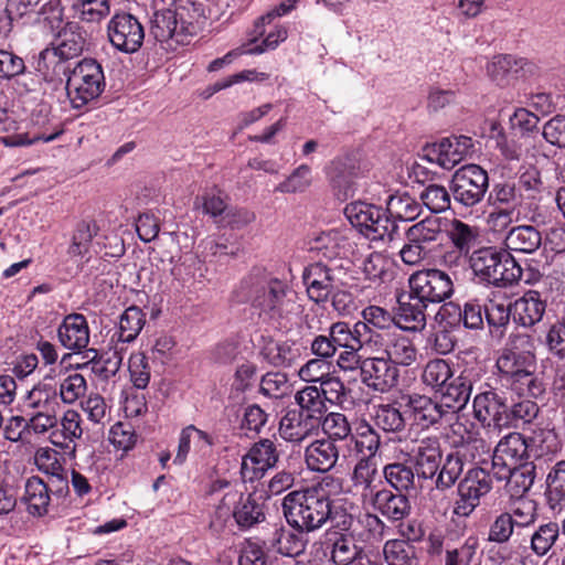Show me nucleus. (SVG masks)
<instances>
[{
  "instance_id": "e433bc0d",
  "label": "nucleus",
  "mask_w": 565,
  "mask_h": 565,
  "mask_svg": "<svg viewBox=\"0 0 565 565\" xmlns=\"http://www.w3.org/2000/svg\"><path fill=\"white\" fill-rule=\"evenodd\" d=\"M303 533H295L284 527H276L271 535L264 541L268 552H276L288 557H296L306 550L307 541Z\"/></svg>"
},
{
  "instance_id": "338daca9",
  "label": "nucleus",
  "mask_w": 565,
  "mask_h": 565,
  "mask_svg": "<svg viewBox=\"0 0 565 565\" xmlns=\"http://www.w3.org/2000/svg\"><path fill=\"white\" fill-rule=\"evenodd\" d=\"M73 9L85 22L98 23L110 12L109 0H74Z\"/></svg>"
},
{
  "instance_id": "dca6fc26",
  "label": "nucleus",
  "mask_w": 565,
  "mask_h": 565,
  "mask_svg": "<svg viewBox=\"0 0 565 565\" xmlns=\"http://www.w3.org/2000/svg\"><path fill=\"white\" fill-rule=\"evenodd\" d=\"M278 459L279 452L275 443L267 438L260 439L243 456L241 475L245 481L259 479L277 465Z\"/></svg>"
},
{
  "instance_id": "0eeeda50",
  "label": "nucleus",
  "mask_w": 565,
  "mask_h": 565,
  "mask_svg": "<svg viewBox=\"0 0 565 565\" xmlns=\"http://www.w3.org/2000/svg\"><path fill=\"white\" fill-rule=\"evenodd\" d=\"M342 265H334L333 263L317 262L305 268L302 274L303 284L307 288V294L310 300L316 303L326 302L330 296H333L332 305L335 310L341 311L342 297L344 294H337L334 291L343 285L344 275Z\"/></svg>"
},
{
  "instance_id": "ea45409f",
  "label": "nucleus",
  "mask_w": 565,
  "mask_h": 565,
  "mask_svg": "<svg viewBox=\"0 0 565 565\" xmlns=\"http://www.w3.org/2000/svg\"><path fill=\"white\" fill-rule=\"evenodd\" d=\"M85 46V35L77 23L71 22L58 33L52 54L60 60H71L78 56Z\"/></svg>"
},
{
  "instance_id": "79ce46f5",
  "label": "nucleus",
  "mask_w": 565,
  "mask_h": 565,
  "mask_svg": "<svg viewBox=\"0 0 565 565\" xmlns=\"http://www.w3.org/2000/svg\"><path fill=\"white\" fill-rule=\"evenodd\" d=\"M443 220L438 216H427L409 226L405 236L413 243H418L428 248L430 244L438 243L443 237Z\"/></svg>"
},
{
  "instance_id": "de8ad7c7",
  "label": "nucleus",
  "mask_w": 565,
  "mask_h": 565,
  "mask_svg": "<svg viewBox=\"0 0 565 565\" xmlns=\"http://www.w3.org/2000/svg\"><path fill=\"white\" fill-rule=\"evenodd\" d=\"M388 216L403 222L416 220L423 212L422 204L408 193L391 194L386 200Z\"/></svg>"
},
{
  "instance_id": "a211bd4d",
  "label": "nucleus",
  "mask_w": 565,
  "mask_h": 565,
  "mask_svg": "<svg viewBox=\"0 0 565 565\" xmlns=\"http://www.w3.org/2000/svg\"><path fill=\"white\" fill-rule=\"evenodd\" d=\"M302 345L296 340H275L270 337L260 338L259 356L269 365L288 369L302 358Z\"/></svg>"
},
{
  "instance_id": "c03bdc74",
  "label": "nucleus",
  "mask_w": 565,
  "mask_h": 565,
  "mask_svg": "<svg viewBox=\"0 0 565 565\" xmlns=\"http://www.w3.org/2000/svg\"><path fill=\"white\" fill-rule=\"evenodd\" d=\"M545 498L552 510L565 507V460L556 462L546 476Z\"/></svg>"
},
{
  "instance_id": "b1692460",
  "label": "nucleus",
  "mask_w": 565,
  "mask_h": 565,
  "mask_svg": "<svg viewBox=\"0 0 565 565\" xmlns=\"http://www.w3.org/2000/svg\"><path fill=\"white\" fill-rule=\"evenodd\" d=\"M98 231L95 221L78 222L73 231L67 255L75 260L87 262L93 254H97L100 244L94 239L98 237Z\"/></svg>"
},
{
  "instance_id": "864d4df0",
  "label": "nucleus",
  "mask_w": 565,
  "mask_h": 565,
  "mask_svg": "<svg viewBox=\"0 0 565 565\" xmlns=\"http://www.w3.org/2000/svg\"><path fill=\"white\" fill-rule=\"evenodd\" d=\"M454 371L444 359H434L426 363L422 373L423 383L435 392H439L451 379Z\"/></svg>"
},
{
  "instance_id": "8fccbe9b",
  "label": "nucleus",
  "mask_w": 565,
  "mask_h": 565,
  "mask_svg": "<svg viewBox=\"0 0 565 565\" xmlns=\"http://www.w3.org/2000/svg\"><path fill=\"white\" fill-rule=\"evenodd\" d=\"M374 427L384 433H399L405 429L406 420L396 404H380L373 407Z\"/></svg>"
},
{
  "instance_id": "7ed1b4c3",
  "label": "nucleus",
  "mask_w": 565,
  "mask_h": 565,
  "mask_svg": "<svg viewBox=\"0 0 565 565\" xmlns=\"http://www.w3.org/2000/svg\"><path fill=\"white\" fill-rule=\"evenodd\" d=\"M330 500L324 490L318 487L294 490L282 499V513L292 529L300 533H311L328 522Z\"/></svg>"
},
{
  "instance_id": "052dcab7",
  "label": "nucleus",
  "mask_w": 565,
  "mask_h": 565,
  "mask_svg": "<svg viewBox=\"0 0 565 565\" xmlns=\"http://www.w3.org/2000/svg\"><path fill=\"white\" fill-rule=\"evenodd\" d=\"M502 385L522 397L537 398L545 391L544 384L535 374V371H527L502 383Z\"/></svg>"
},
{
  "instance_id": "13d9d810",
  "label": "nucleus",
  "mask_w": 565,
  "mask_h": 565,
  "mask_svg": "<svg viewBox=\"0 0 565 565\" xmlns=\"http://www.w3.org/2000/svg\"><path fill=\"white\" fill-rule=\"evenodd\" d=\"M463 456L460 451L448 454L436 473L435 484L438 490L450 489L463 471Z\"/></svg>"
},
{
  "instance_id": "4be33fe9",
  "label": "nucleus",
  "mask_w": 565,
  "mask_h": 565,
  "mask_svg": "<svg viewBox=\"0 0 565 565\" xmlns=\"http://www.w3.org/2000/svg\"><path fill=\"white\" fill-rule=\"evenodd\" d=\"M207 493L218 501L211 525L216 529L222 527L233 516L235 507L239 504L244 495L235 484L225 479L214 480L210 484Z\"/></svg>"
},
{
  "instance_id": "a878e982",
  "label": "nucleus",
  "mask_w": 565,
  "mask_h": 565,
  "mask_svg": "<svg viewBox=\"0 0 565 565\" xmlns=\"http://www.w3.org/2000/svg\"><path fill=\"white\" fill-rule=\"evenodd\" d=\"M417 476L433 479L441 465L443 452L437 437H426L418 440L412 450Z\"/></svg>"
},
{
  "instance_id": "6e6d98bb",
  "label": "nucleus",
  "mask_w": 565,
  "mask_h": 565,
  "mask_svg": "<svg viewBox=\"0 0 565 565\" xmlns=\"http://www.w3.org/2000/svg\"><path fill=\"white\" fill-rule=\"evenodd\" d=\"M320 428L327 436L326 439L332 440L333 444H335V441L351 440L353 435L348 417L338 412H331L323 415L320 420Z\"/></svg>"
},
{
  "instance_id": "39448f33",
  "label": "nucleus",
  "mask_w": 565,
  "mask_h": 565,
  "mask_svg": "<svg viewBox=\"0 0 565 565\" xmlns=\"http://www.w3.org/2000/svg\"><path fill=\"white\" fill-rule=\"evenodd\" d=\"M344 215L353 227L370 241H392L397 232V225L387 210L363 202L355 201L344 207Z\"/></svg>"
},
{
  "instance_id": "58836bf2",
  "label": "nucleus",
  "mask_w": 565,
  "mask_h": 565,
  "mask_svg": "<svg viewBox=\"0 0 565 565\" xmlns=\"http://www.w3.org/2000/svg\"><path fill=\"white\" fill-rule=\"evenodd\" d=\"M503 243L508 252L532 254L542 245V234L533 225H518L507 232Z\"/></svg>"
},
{
  "instance_id": "bb28decb",
  "label": "nucleus",
  "mask_w": 565,
  "mask_h": 565,
  "mask_svg": "<svg viewBox=\"0 0 565 565\" xmlns=\"http://www.w3.org/2000/svg\"><path fill=\"white\" fill-rule=\"evenodd\" d=\"M347 232L339 228L313 232L307 238L308 249L332 263L334 258L344 254L348 244Z\"/></svg>"
},
{
  "instance_id": "473e14b6",
  "label": "nucleus",
  "mask_w": 565,
  "mask_h": 565,
  "mask_svg": "<svg viewBox=\"0 0 565 565\" xmlns=\"http://www.w3.org/2000/svg\"><path fill=\"white\" fill-rule=\"evenodd\" d=\"M338 460L339 449L330 439H316L305 449V462L310 471L329 472Z\"/></svg>"
},
{
  "instance_id": "a18cd8bd",
  "label": "nucleus",
  "mask_w": 565,
  "mask_h": 565,
  "mask_svg": "<svg viewBox=\"0 0 565 565\" xmlns=\"http://www.w3.org/2000/svg\"><path fill=\"white\" fill-rule=\"evenodd\" d=\"M387 359L396 366H409L417 361L418 350L413 341L402 334H393L385 344Z\"/></svg>"
},
{
  "instance_id": "c756f323",
  "label": "nucleus",
  "mask_w": 565,
  "mask_h": 565,
  "mask_svg": "<svg viewBox=\"0 0 565 565\" xmlns=\"http://www.w3.org/2000/svg\"><path fill=\"white\" fill-rule=\"evenodd\" d=\"M545 309L546 302L540 292L529 290L511 305V315L515 323L530 328L542 320Z\"/></svg>"
},
{
  "instance_id": "0e129e2a",
  "label": "nucleus",
  "mask_w": 565,
  "mask_h": 565,
  "mask_svg": "<svg viewBox=\"0 0 565 565\" xmlns=\"http://www.w3.org/2000/svg\"><path fill=\"white\" fill-rule=\"evenodd\" d=\"M233 518L241 529H249L265 519L263 508L250 495L243 497L239 504L235 507Z\"/></svg>"
},
{
  "instance_id": "603ef678",
  "label": "nucleus",
  "mask_w": 565,
  "mask_h": 565,
  "mask_svg": "<svg viewBox=\"0 0 565 565\" xmlns=\"http://www.w3.org/2000/svg\"><path fill=\"white\" fill-rule=\"evenodd\" d=\"M94 356L90 359L92 372L104 381H108L114 377L120 370L122 363V353L117 349H110L97 354L95 350H92Z\"/></svg>"
},
{
  "instance_id": "680f3d73",
  "label": "nucleus",
  "mask_w": 565,
  "mask_h": 565,
  "mask_svg": "<svg viewBox=\"0 0 565 565\" xmlns=\"http://www.w3.org/2000/svg\"><path fill=\"white\" fill-rule=\"evenodd\" d=\"M383 555L387 565H417L415 547L405 540H390L384 544Z\"/></svg>"
},
{
  "instance_id": "393cba45",
  "label": "nucleus",
  "mask_w": 565,
  "mask_h": 565,
  "mask_svg": "<svg viewBox=\"0 0 565 565\" xmlns=\"http://www.w3.org/2000/svg\"><path fill=\"white\" fill-rule=\"evenodd\" d=\"M427 303L412 295H403L398 298V307L395 313V326L408 332H420L426 327Z\"/></svg>"
},
{
  "instance_id": "3c124183",
  "label": "nucleus",
  "mask_w": 565,
  "mask_h": 565,
  "mask_svg": "<svg viewBox=\"0 0 565 565\" xmlns=\"http://www.w3.org/2000/svg\"><path fill=\"white\" fill-rule=\"evenodd\" d=\"M25 502L33 515H44L50 503L49 486L39 477H31L25 483Z\"/></svg>"
},
{
  "instance_id": "6ab92c4d",
  "label": "nucleus",
  "mask_w": 565,
  "mask_h": 565,
  "mask_svg": "<svg viewBox=\"0 0 565 565\" xmlns=\"http://www.w3.org/2000/svg\"><path fill=\"white\" fill-rule=\"evenodd\" d=\"M360 375L367 387L386 393L397 385L399 372L387 358H365Z\"/></svg>"
},
{
  "instance_id": "c85d7f7f",
  "label": "nucleus",
  "mask_w": 565,
  "mask_h": 565,
  "mask_svg": "<svg viewBox=\"0 0 565 565\" xmlns=\"http://www.w3.org/2000/svg\"><path fill=\"white\" fill-rule=\"evenodd\" d=\"M60 343L67 350L79 352L89 343V328L81 313L67 315L57 329Z\"/></svg>"
},
{
  "instance_id": "bf43d9fd",
  "label": "nucleus",
  "mask_w": 565,
  "mask_h": 565,
  "mask_svg": "<svg viewBox=\"0 0 565 565\" xmlns=\"http://www.w3.org/2000/svg\"><path fill=\"white\" fill-rule=\"evenodd\" d=\"M494 451L516 463L531 456L529 440L520 433H510L504 436L498 443Z\"/></svg>"
},
{
  "instance_id": "f257e3e1",
  "label": "nucleus",
  "mask_w": 565,
  "mask_h": 565,
  "mask_svg": "<svg viewBox=\"0 0 565 565\" xmlns=\"http://www.w3.org/2000/svg\"><path fill=\"white\" fill-rule=\"evenodd\" d=\"M206 20L202 0H169L156 8L150 19V34L162 43L188 44Z\"/></svg>"
},
{
  "instance_id": "c9c22d12",
  "label": "nucleus",
  "mask_w": 565,
  "mask_h": 565,
  "mask_svg": "<svg viewBox=\"0 0 565 565\" xmlns=\"http://www.w3.org/2000/svg\"><path fill=\"white\" fill-rule=\"evenodd\" d=\"M472 392V382L466 372L454 376L438 393L441 395V405L446 409L458 414L468 403Z\"/></svg>"
},
{
  "instance_id": "ddd939ff",
  "label": "nucleus",
  "mask_w": 565,
  "mask_h": 565,
  "mask_svg": "<svg viewBox=\"0 0 565 565\" xmlns=\"http://www.w3.org/2000/svg\"><path fill=\"white\" fill-rule=\"evenodd\" d=\"M540 67L532 61L511 54L494 55L487 63V74L497 85L504 87L518 78L536 76Z\"/></svg>"
},
{
  "instance_id": "4468645a",
  "label": "nucleus",
  "mask_w": 565,
  "mask_h": 565,
  "mask_svg": "<svg viewBox=\"0 0 565 565\" xmlns=\"http://www.w3.org/2000/svg\"><path fill=\"white\" fill-rule=\"evenodd\" d=\"M473 417L483 427L501 429L510 426V414L507 399L491 386L479 392L472 403Z\"/></svg>"
},
{
  "instance_id": "5701e85b",
  "label": "nucleus",
  "mask_w": 565,
  "mask_h": 565,
  "mask_svg": "<svg viewBox=\"0 0 565 565\" xmlns=\"http://www.w3.org/2000/svg\"><path fill=\"white\" fill-rule=\"evenodd\" d=\"M320 429V420H313L310 416H306L302 412L289 409L280 418L279 435L280 437L292 444H301L303 440L318 435Z\"/></svg>"
},
{
  "instance_id": "7c9ffc66",
  "label": "nucleus",
  "mask_w": 565,
  "mask_h": 565,
  "mask_svg": "<svg viewBox=\"0 0 565 565\" xmlns=\"http://www.w3.org/2000/svg\"><path fill=\"white\" fill-rule=\"evenodd\" d=\"M328 177L339 200H347L354 195L358 170L350 159L333 160L328 168Z\"/></svg>"
},
{
  "instance_id": "f8f14e48",
  "label": "nucleus",
  "mask_w": 565,
  "mask_h": 565,
  "mask_svg": "<svg viewBox=\"0 0 565 565\" xmlns=\"http://www.w3.org/2000/svg\"><path fill=\"white\" fill-rule=\"evenodd\" d=\"M492 489V479L483 468H471L458 484L459 499L454 512L459 516L470 515L479 505L480 499Z\"/></svg>"
},
{
  "instance_id": "2f4dec72",
  "label": "nucleus",
  "mask_w": 565,
  "mask_h": 565,
  "mask_svg": "<svg viewBox=\"0 0 565 565\" xmlns=\"http://www.w3.org/2000/svg\"><path fill=\"white\" fill-rule=\"evenodd\" d=\"M350 324L344 321H337L331 323L328 332L318 334L310 341V352L315 358L324 359L332 362L337 352L340 350L344 341L345 332H348Z\"/></svg>"
},
{
  "instance_id": "6e6552de",
  "label": "nucleus",
  "mask_w": 565,
  "mask_h": 565,
  "mask_svg": "<svg viewBox=\"0 0 565 565\" xmlns=\"http://www.w3.org/2000/svg\"><path fill=\"white\" fill-rule=\"evenodd\" d=\"M489 188V177L484 169L477 164H466L452 175L450 191L455 202L465 207L479 204Z\"/></svg>"
},
{
  "instance_id": "2eb2a0df",
  "label": "nucleus",
  "mask_w": 565,
  "mask_h": 565,
  "mask_svg": "<svg viewBox=\"0 0 565 565\" xmlns=\"http://www.w3.org/2000/svg\"><path fill=\"white\" fill-rule=\"evenodd\" d=\"M473 142L467 136H451L426 148L425 157L445 170H451L472 151Z\"/></svg>"
},
{
  "instance_id": "20e7f679",
  "label": "nucleus",
  "mask_w": 565,
  "mask_h": 565,
  "mask_svg": "<svg viewBox=\"0 0 565 565\" xmlns=\"http://www.w3.org/2000/svg\"><path fill=\"white\" fill-rule=\"evenodd\" d=\"M470 268L480 282L499 288L515 285L522 277V268L504 248L482 247L471 253Z\"/></svg>"
},
{
  "instance_id": "69168bd1",
  "label": "nucleus",
  "mask_w": 565,
  "mask_h": 565,
  "mask_svg": "<svg viewBox=\"0 0 565 565\" xmlns=\"http://www.w3.org/2000/svg\"><path fill=\"white\" fill-rule=\"evenodd\" d=\"M383 476L398 492L414 488L415 473L413 468L405 463L394 462L384 466Z\"/></svg>"
},
{
  "instance_id": "f03ea898",
  "label": "nucleus",
  "mask_w": 565,
  "mask_h": 565,
  "mask_svg": "<svg viewBox=\"0 0 565 565\" xmlns=\"http://www.w3.org/2000/svg\"><path fill=\"white\" fill-rule=\"evenodd\" d=\"M242 291L259 317L280 321L299 312L297 292L285 280L269 276H249L241 284Z\"/></svg>"
},
{
  "instance_id": "4c0bfd02",
  "label": "nucleus",
  "mask_w": 565,
  "mask_h": 565,
  "mask_svg": "<svg viewBox=\"0 0 565 565\" xmlns=\"http://www.w3.org/2000/svg\"><path fill=\"white\" fill-rule=\"evenodd\" d=\"M214 441L213 437L204 430L196 428L194 425H189L183 428L179 437L178 452L174 457V463L182 465L193 447L195 452L205 455L212 448Z\"/></svg>"
},
{
  "instance_id": "cd10ccee",
  "label": "nucleus",
  "mask_w": 565,
  "mask_h": 565,
  "mask_svg": "<svg viewBox=\"0 0 565 565\" xmlns=\"http://www.w3.org/2000/svg\"><path fill=\"white\" fill-rule=\"evenodd\" d=\"M351 482L363 503H366L373 493L380 491L383 482L375 459L360 458L353 467Z\"/></svg>"
},
{
  "instance_id": "72a5a7b5",
  "label": "nucleus",
  "mask_w": 565,
  "mask_h": 565,
  "mask_svg": "<svg viewBox=\"0 0 565 565\" xmlns=\"http://www.w3.org/2000/svg\"><path fill=\"white\" fill-rule=\"evenodd\" d=\"M374 510L391 521H401L411 513V502L407 495L381 489L366 502Z\"/></svg>"
},
{
  "instance_id": "37998d69",
  "label": "nucleus",
  "mask_w": 565,
  "mask_h": 565,
  "mask_svg": "<svg viewBox=\"0 0 565 565\" xmlns=\"http://www.w3.org/2000/svg\"><path fill=\"white\" fill-rule=\"evenodd\" d=\"M358 452L363 454L362 458L375 459L382 447L381 435L367 420L362 419L355 427L351 437Z\"/></svg>"
},
{
  "instance_id": "1a4fd4ad",
  "label": "nucleus",
  "mask_w": 565,
  "mask_h": 565,
  "mask_svg": "<svg viewBox=\"0 0 565 565\" xmlns=\"http://www.w3.org/2000/svg\"><path fill=\"white\" fill-rule=\"evenodd\" d=\"M531 338L526 334L511 335L497 360L501 383L527 371H535V356L531 351Z\"/></svg>"
},
{
  "instance_id": "e2e57ef3",
  "label": "nucleus",
  "mask_w": 565,
  "mask_h": 565,
  "mask_svg": "<svg viewBox=\"0 0 565 565\" xmlns=\"http://www.w3.org/2000/svg\"><path fill=\"white\" fill-rule=\"evenodd\" d=\"M527 440L531 456L537 458L554 454L559 449V441L553 428H536Z\"/></svg>"
},
{
  "instance_id": "f3484780",
  "label": "nucleus",
  "mask_w": 565,
  "mask_h": 565,
  "mask_svg": "<svg viewBox=\"0 0 565 565\" xmlns=\"http://www.w3.org/2000/svg\"><path fill=\"white\" fill-rule=\"evenodd\" d=\"M405 401L406 411L411 414L415 425L420 428H429L441 420H452L454 412L446 409L445 405L434 401L431 397L419 394L407 395Z\"/></svg>"
},
{
  "instance_id": "9b49d317",
  "label": "nucleus",
  "mask_w": 565,
  "mask_h": 565,
  "mask_svg": "<svg viewBox=\"0 0 565 565\" xmlns=\"http://www.w3.org/2000/svg\"><path fill=\"white\" fill-rule=\"evenodd\" d=\"M107 34L116 50L124 53H135L143 43L145 29L141 22L131 13L119 12L109 20Z\"/></svg>"
},
{
  "instance_id": "774afa93",
  "label": "nucleus",
  "mask_w": 565,
  "mask_h": 565,
  "mask_svg": "<svg viewBox=\"0 0 565 565\" xmlns=\"http://www.w3.org/2000/svg\"><path fill=\"white\" fill-rule=\"evenodd\" d=\"M450 192L440 184H428L420 193L423 204L433 213H441L450 207Z\"/></svg>"
},
{
  "instance_id": "412c9836",
  "label": "nucleus",
  "mask_w": 565,
  "mask_h": 565,
  "mask_svg": "<svg viewBox=\"0 0 565 565\" xmlns=\"http://www.w3.org/2000/svg\"><path fill=\"white\" fill-rule=\"evenodd\" d=\"M369 340H371V337H367L366 323H354L352 327L350 326L344 337L347 343L341 344L340 349H342V351L337 358L338 367L344 372L361 371L364 359H362L359 352Z\"/></svg>"
},
{
  "instance_id": "4d7b16f0",
  "label": "nucleus",
  "mask_w": 565,
  "mask_h": 565,
  "mask_svg": "<svg viewBox=\"0 0 565 565\" xmlns=\"http://www.w3.org/2000/svg\"><path fill=\"white\" fill-rule=\"evenodd\" d=\"M448 237L460 255L467 256L476 246L479 237L477 227L463 223L460 220H452L448 230Z\"/></svg>"
},
{
  "instance_id": "a19ab883",
  "label": "nucleus",
  "mask_w": 565,
  "mask_h": 565,
  "mask_svg": "<svg viewBox=\"0 0 565 565\" xmlns=\"http://www.w3.org/2000/svg\"><path fill=\"white\" fill-rule=\"evenodd\" d=\"M385 530V523L376 514L364 512L356 515V521L350 535L355 541L374 544L384 539Z\"/></svg>"
},
{
  "instance_id": "f704fd0d",
  "label": "nucleus",
  "mask_w": 565,
  "mask_h": 565,
  "mask_svg": "<svg viewBox=\"0 0 565 565\" xmlns=\"http://www.w3.org/2000/svg\"><path fill=\"white\" fill-rule=\"evenodd\" d=\"M60 402L54 385L41 382L26 392L22 399V411L29 415L35 413H57Z\"/></svg>"
},
{
  "instance_id": "9d476101",
  "label": "nucleus",
  "mask_w": 565,
  "mask_h": 565,
  "mask_svg": "<svg viewBox=\"0 0 565 565\" xmlns=\"http://www.w3.org/2000/svg\"><path fill=\"white\" fill-rule=\"evenodd\" d=\"M409 291L424 302L439 303L454 294L451 276L440 269L429 268L417 270L408 279Z\"/></svg>"
},
{
  "instance_id": "5fc2aeb1",
  "label": "nucleus",
  "mask_w": 565,
  "mask_h": 565,
  "mask_svg": "<svg viewBox=\"0 0 565 565\" xmlns=\"http://www.w3.org/2000/svg\"><path fill=\"white\" fill-rule=\"evenodd\" d=\"M535 467L532 462H520L505 482L511 498H522L533 486Z\"/></svg>"
},
{
  "instance_id": "423d86ee",
  "label": "nucleus",
  "mask_w": 565,
  "mask_h": 565,
  "mask_svg": "<svg viewBox=\"0 0 565 565\" xmlns=\"http://www.w3.org/2000/svg\"><path fill=\"white\" fill-rule=\"evenodd\" d=\"M106 86L103 67L92 58H84L67 77L66 92L73 108L79 109L100 96Z\"/></svg>"
},
{
  "instance_id": "aec40b11",
  "label": "nucleus",
  "mask_w": 565,
  "mask_h": 565,
  "mask_svg": "<svg viewBox=\"0 0 565 565\" xmlns=\"http://www.w3.org/2000/svg\"><path fill=\"white\" fill-rule=\"evenodd\" d=\"M455 422L449 420V429L446 433L450 445L458 448L463 456H470L473 460L475 452H488L486 441L479 437L473 423L466 418H460L457 414L452 417Z\"/></svg>"
},
{
  "instance_id": "09e8293b",
  "label": "nucleus",
  "mask_w": 565,
  "mask_h": 565,
  "mask_svg": "<svg viewBox=\"0 0 565 565\" xmlns=\"http://www.w3.org/2000/svg\"><path fill=\"white\" fill-rule=\"evenodd\" d=\"M145 323L146 315L143 311L136 306H131L121 313L115 335H117L119 342L130 343L137 339Z\"/></svg>"
},
{
  "instance_id": "49530a36",
  "label": "nucleus",
  "mask_w": 565,
  "mask_h": 565,
  "mask_svg": "<svg viewBox=\"0 0 565 565\" xmlns=\"http://www.w3.org/2000/svg\"><path fill=\"white\" fill-rule=\"evenodd\" d=\"M295 403L306 416H310L313 420H321L327 412V403L322 398L317 385H306L295 394Z\"/></svg>"
}]
</instances>
